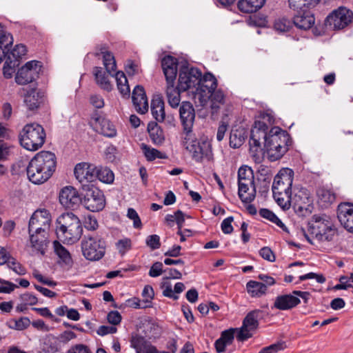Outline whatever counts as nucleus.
I'll list each match as a JSON object with an SVG mask.
<instances>
[{
	"mask_svg": "<svg viewBox=\"0 0 353 353\" xmlns=\"http://www.w3.org/2000/svg\"><path fill=\"white\" fill-rule=\"evenodd\" d=\"M57 237L63 241L73 244L83 234V228L79 217L72 212L63 213L56 221Z\"/></svg>",
	"mask_w": 353,
	"mask_h": 353,
	"instance_id": "f257e3e1",
	"label": "nucleus"
},
{
	"mask_svg": "<svg viewBox=\"0 0 353 353\" xmlns=\"http://www.w3.org/2000/svg\"><path fill=\"white\" fill-rule=\"evenodd\" d=\"M264 148L268 158L271 161L280 159L288 150L292 143L291 138L287 131L278 126L272 127L269 130V137L265 140Z\"/></svg>",
	"mask_w": 353,
	"mask_h": 353,
	"instance_id": "f03ea898",
	"label": "nucleus"
},
{
	"mask_svg": "<svg viewBox=\"0 0 353 353\" xmlns=\"http://www.w3.org/2000/svg\"><path fill=\"white\" fill-rule=\"evenodd\" d=\"M46 132L42 125L37 123L26 124L19 134L21 145L30 151L41 148L46 141Z\"/></svg>",
	"mask_w": 353,
	"mask_h": 353,
	"instance_id": "7ed1b4c3",
	"label": "nucleus"
},
{
	"mask_svg": "<svg viewBox=\"0 0 353 353\" xmlns=\"http://www.w3.org/2000/svg\"><path fill=\"white\" fill-rule=\"evenodd\" d=\"M307 232L319 241H331L336 234V230L327 215H314L308 223Z\"/></svg>",
	"mask_w": 353,
	"mask_h": 353,
	"instance_id": "20e7f679",
	"label": "nucleus"
},
{
	"mask_svg": "<svg viewBox=\"0 0 353 353\" xmlns=\"http://www.w3.org/2000/svg\"><path fill=\"white\" fill-rule=\"evenodd\" d=\"M272 117L269 114H263L261 119L255 121L251 130L249 144L250 150L254 152H258L262 150V145L264 146L269 137V125L266 123L268 121L269 125L272 124Z\"/></svg>",
	"mask_w": 353,
	"mask_h": 353,
	"instance_id": "39448f33",
	"label": "nucleus"
},
{
	"mask_svg": "<svg viewBox=\"0 0 353 353\" xmlns=\"http://www.w3.org/2000/svg\"><path fill=\"white\" fill-rule=\"evenodd\" d=\"M105 242L99 235L85 236L81 241V250L84 257L89 261H99L105 253Z\"/></svg>",
	"mask_w": 353,
	"mask_h": 353,
	"instance_id": "423d86ee",
	"label": "nucleus"
},
{
	"mask_svg": "<svg viewBox=\"0 0 353 353\" xmlns=\"http://www.w3.org/2000/svg\"><path fill=\"white\" fill-rule=\"evenodd\" d=\"M263 311L254 310L249 312L243 320L241 327L237 328L236 338L239 341H245L251 338L257 330L259 325V321L262 319Z\"/></svg>",
	"mask_w": 353,
	"mask_h": 353,
	"instance_id": "0eeeda50",
	"label": "nucleus"
},
{
	"mask_svg": "<svg viewBox=\"0 0 353 353\" xmlns=\"http://www.w3.org/2000/svg\"><path fill=\"white\" fill-rule=\"evenodd\" d=\"M290 207H292L296 214L300 216L311 214L313 206L309 191L304 188H294Z\"/></svg>",
	"mask_w": 353,
	"mask_h": 353,
	"instance_id": "6e6552de",
	"label": "nucleus"
},
{
	"mask_svg": "<svg viewBox=\"0 0 353 353\" xmlns=\"http://www.w3.org/2000/svg\"><path fill=\"white\" fill-rule=\"evenodd\" d=\"M201 71L194 67H189L186 63L180 66L179 70L178 88L187 91L196 88L201 82Z\"/></svg>",
	"mask_w": 353,
	"mask_h": 353,
	"instance_id": "1a4fd4ad",
	"label": "nucleus"
},
{
	"mask_svg": "<svg viewBox=\"0 0 353 353\" xmlns=\"http://www.w3.org/2000/svg\"><path fill=\"white\" fill-rule=\"evenodd\" d=\"M183 145L185 149L192 153V159L196 162L211 161L213 159L211 145L208 142L192 140V135L190 139H184Z\"/></svg>",
	"mask_w": 353,
	"mask_h": 353,
	"instance_id": "9d476101",
	"label": "nucleus"
},
{
	"mask_svg": "<svg viewBox=\"0 0 353 353\" xmlns=\"http://www.w3.org/2000/svg\"><path fill=\"white\" fill-rule=\"evenodd\" d=\"M82 193L83 198L81 203L92 212H99L102 210L105 206V198L103 192L94 187L83 186Z\"/></svg>",
	"mask_w": 353,
	"mask_h": 353,
	"instance_id": "9b49d317",
	"label": "nucleus"
},
{
	"mask_svg": "<svg viewBox=\"0 0 353 353\" xmlns=\"http://www.w3.org/2000/svg\"><path fill=\"white\" fill-rule=\"evenodd\" d=\"M41 69V62L30 61L19 68L15 77V81L19 85H27L39 78Z\"/></svg>",
	"mask_w": 353,
	"mask_h": 353,
	"instance_id": "f8f14e48",
	"label": "nucleus"
},
{
	"mask_svg": "<svg viewBox=\"0 0 353 353\" xmlns=\"http://www.w3.org/2000/svg\"><path fill=\"white\" fill-rule=\"evenodd\" d=\"M353 12L344 7H340L329 14L325 19V24L334 30H341L352 22Z\"/></svg>",
	"mask_w": 353,
	"mask_h": 353,
	"instance_id": "ddd939ff",
	"label": "nucleus"
},
{
	"mask_svg": "<svg viewBox=\"0 0 353 353\" xmlns=\"http://www.w3.org/2000/svg\"><path fill=\"white\" fill-rule=\"evenodd\" d=\"M179 117L185 134L184 139H191L192 127L195 119V111L192 104L189 101H183L179 108Z\"/></svg>",
	"mask_w": 353,
	"mask_h": 353,
	"instance_id": "4468645a",
	"label": "nucleus"
},
{
	"mask_svg": "<svg viewBox=\"0 0 353 353\" xmlns=\"http://www.w3.org/2000/svg\"><path fill=\"white\" fill-rule=\"evenodd\" d=\"M51 215L48 210L41 209L36 210L32 215L28 225L29 233L33 232L49 231Z\"/></svg>",
	"mask_w": 353,
	"mask_h": 353,
	"instance_id": "2eb2a0df",
	"label": "nucleus"
},
{
	"mask_svg": "<svg viewBox=\"0 0 353 353\" xmlns=\"http://www.w3.org/2000/svg\"><path fill=\"white\" fill-rule=\"evenodd\" d=\"M294 172L290 168H283L276 175L272 186L273 194L292 190Z\"/></svg>",
	"mask_w": 353,
	"mask_h": 353,
	"instance_id": "dca6fc26",
	"label": "nucleus"
},
{
	"mask_svg": "<svg viewBox=\"0 0 353 353\" xmlns=\"http://www.w3.org/2000/svg\"><path fill=\"white\" fill-rule=\"evenodd\" d=\"M96 171L97 166L94 165L81 162L77 163L74 169V174L76 179L81 185V189L83 186H91L89 184L96 180Z\"/></svg>",
	"mask_w": 353,
	"mask_h": 353,
	"instance_id": "f3484780",
	"label": "nucleus"
},
{
	"mask_svg": "<svg viewBox=\"0 0 353 353\" xmlns=\"http://www.w3.org/2000/svg\"><path fill=\"white\" fill-rule=\"evenodd\" d=\"M23 93V103L30 111L38 110L44 102V92L39 90L37 86L22 89Z\"/></svg>",
	"mask_w": 353,
	"mask_h": 353,
	"instance_id": "a211bd4d",
	"label": "nucleus"
},
{
	"mask_svg": "<svg viewBox=\"0 0 353 353\" xmlns=\"http://www.w3.org/2000/svg\"><path fill=\"white\" fill-rule=\"evenodd\" d=\"M39 165L43 171L53 174L57 168V157L55 154L50 151H41L35 154L31 159Z\"/></svg>",
	"mask_w": 353,
	"mask_h": 353,
	"instance_id": "6ab92c4d",
	"label": "nucleus"
},
{
	"mask_svg": "<svg viewBox=\"0 0 353 353\" xmlns=\"http://www.w3.org/2000/svg\"><path fill=\"white\" fill-rule=\"evenodd\" d=\"M91 123L94 129L99 133L107 137H114L117 130L114 125L107 119L95 113L91 118Z\"/></svg>",
	"mask_w": 353,
	"mask_h": 353,
	"instance_id": "aec40b11",
	"label": "nucleus"
},
{
	"mask_svg": "<svg viewBox=\"0 0 353 353\" xmlns=\"http://www.w3.org/2000/svg\"><path fill=\"white\" fill-rule=\"evenodd\" d=\"M337 218L345 229L353 233V204H339L337 208Z\"/></svg>",
	"mask_w": 353,
	"mask_h": 353,
	"instance_id": "412c9836",
	"label": "nucleus"
},
{
	"mask_svg": "<svg viewBox=\"0 0 353 353\" xmlns=\"http://www.w3.org/2000/svg\"><path fill=\"white\" fill-rule=\"evenodd\" d=\"M59 201L66 208H76L81 203L82 198L72 187H65L59 193Z\"/></svg>",
	"mask_w": 353,
	"mask_h": 353,
	"instance_id": "4be33fe9",
	"label": "nucleus"
},
{
	"mask_svg": "<svg viewBox=\"0 0 353 353\" xmlns=\"http://www.w3.org/2000/svg\"><path fill=\"white\" fill-rule=\"evenodd\" d=\"M178 59L168 55L161 60V67L165 77L166 83H175L178 71Z\"/></svg>",
	"mask_w": 353,
	"mask_h": 353,
	"instance_id": "5701e85b",
	"label": "nucleus"
},
{
	"mask_svg": "<svg viewBox=\"0 0 353 353\" xmlns=\"http://www.w3.org/2000/svg\"><path fill=\"white\" fill-rule=\"evenodd\" d=\"M26 171L28 179L34 184L43 183L52 176L50 172L43 171V170L32 160L29 162Z\"/></svg>",
	"mask_w": 353,
	"mask_h": 353,
	"instance_id": "b1692460",
	"label": "nucleus"
},
{
	"mask_svg": "<svg viewBox=\"0 0 353 353\" xmlns=\"http://www.w3.org/2000/svg\"><path fill=\"white\" fill-rule=\"evenodd\" d=\"M295 11L296 14L293 17V23L296 28L307 30L314 26L315 18L310 10L304 9Z\"/></svg>",
	"mask_w": 353,
	"mask_h": 353,
	"instance_id": "393cba45",
	"label": "nucleus"
},
{
	"mask_svg": "<svg viewBox=\"0 0 353 353\" xmlns=\"http://www.w3.org/2000/svg\"><path fill=\"white\" fill-rule=\"evenodd\" d=\"M132 102L137 112L145 114L148 110V99L141 85H136L132 91Z\"/></svg>",
	"mask_w": 353,
	"mask_h": 353,
	"instance_id": "a878e982",
	"label": "nucleus"
},
{
	"mask_svg": "<svg viewBox=\"0 0 353 353\" xmlns=\"http://www.w3.org/2000/svg\"><path fill=\"white\" fill-rule=\"evenodd\" d=\"M216 87L217 81L214 76L210 73H206L203 76L201 75V82L197 85L196 92L202 97H207L210 92L214 91Z\"/></svg>",
	"mask_w": 353,
	"mask_h": 353,
	"instance_id": "bb28decb",
	"label": "nucleus"
},
{
	"mask_svg": "<svg viewBox=\"0 0 353 353\" xmlns=\"http://www.w3.org/2000/svg\"><path fill=\"white\" fill-rule=\"evenodd\" d=\"M301 303L299 297L292 294L279 295L276 297L274 307L280 310H289Z\"/></svg>",
	"mask_w": 353,
	"mask_h": 353,
	"instance_id": "cd10ccee",
	"label": "nucleus"
},
{
	"mask_svg": "<svg viewBox=\"0 0 353 353\" xmlns=\"http://www.w3.org/2000/svg\"><path fill=\"white\" fill-rule=\"evenodd\" d=\"M29 234L32 248L41 254H44L49 243L48 231L33 232Z\"/></svg>",
	"mask_w": 353,
	"mask_h": 353,
	"instance_id": "c85d7f7f",
	"label": "nucleus"
},
{
	"mask_svg": "<svg viewBox=\"0 0 353 353\" xmlns=\"http://www.w3.org/2000/svg\"><path fill=\"white\" fill-rule=\"evenodd\" d=\"M238 194L243 203H250L256 197V185L249 183H241L238 185Z\"/></svg>",
	"mask_w": 353,
	"mask_h": 353,
	"instance_id": "c756f323",
	"label": "nucleus"
},
{
	"mask_svg": "<svg viewBox=\"0 0 353 353\" xmlns=\"http://www.w3.org/2000/svg\"><path fill=\"white\" fill-rule=\"evenodd\" d=\"M266 0H239L237 8L243 13H254L265 5Z\"/></svg>",
	"mask_w": 353,
	"mask_h": 353,
	"instance_id": "7c9ffc66",
	"label": "nucleus"
},
{
	"mask_svg": "<svg viewBox=\"0 0 353 353\" xmlns=\"http://www.w3.org/2000/svg\"><path fill=\"white\" fill-rule=\"evenodd\" d=\"M131 345L136 350L137 353H154L156 352V347L148 343L143 336L133 337Z\"/></svg>",
	"mask_w": 353,
	"mask_h": 353,
	"instance_id": "2f4dec72",
	"label": "nucleus"
},
{
	"mask_svg": "<svg viewBox=\"0 0 353 353\" xmlns=\"http://www.w3.org/2000/svg\"><path fill=\"white\" fill-rule=\"evenodd\" d=\"M166 96L170 105L172 108L179 106L181 101L180 94L185 92L180 90L178 86H175V83H166Z\"/></svg>",
	"mask_w": 353,
	"mask_h": 353,
	"instance_id": "473e14b6",
	"label": "nucleus"
},
{
	"mask_svg": "<svg viewBox=\"0 0 353 353\" xmlns=\"http://www.w3.org/2000/svg\"><path fill=\"white\" fill-rule=\"evenodd\" d=\"M147 129L150 138L154 144L159 145L163 143L165 140L163 131L157 122H150Z\"/></svg>",
	"mask_w": 353,
	"mask_h": 353,
	"instance_id": "72a5a7b5",
	"label": "nucleus"
},
{
	"mask_svg": "<svg viewBox=\"0 0 353 353\" xmlns=\"http://www.w3.org/2000/svg\"><path fill=\"white\" fill-rule=\"evenodd\" d=\"M316 194L318 196L319 203L323 208H327L335 201V193L330 189L324 187L319 188Z\"/></svg>",
	"mask_w": 353,
	"mask_h": 353,
	"instance_id": "f704fd0d",
	"label": "nucleus"
},
{
	"mask_svg": "<svg viewBox=\"0 0 353 353\" xmlns=\"http://www.w3.org/2000/svg\"><path fill=\"white\" fill-rule=\"evenodd\" d=\"M108 72L103 71V69L100 67H95L94 68V75L97 83L100 87L110 92L112 90V85L108 80Z\"/></svg>",
	"mask_w": 353,
	"mask_h": 353,
	"instance_id": "c9c22d12",
	"label": "nucleus"
},
{
	"mask_svg": "<svg viewBox=\"0 0 353 353\" xmlns=\"http://www.w3.org/2000/svg\"><path fill=\"white\" fill-rule=\"evenodd\" d=\"M13 43V38L10 33L8 32L4 27L0 23V50H2L3 58L9 51V47Z\"/></svg>",
	"mask_w": 353,
	"mask_h": 353,
	"instance_id": "e433bc0d",
	"label": "nucleus"
},
{
	"mask_svg": "<svg viewBox=\"0 0 353 353\" xmlns=\"http://www.w3.org/2000/svg\"><path fill=\"white\" fill-rule=\"evenodd\" d=\"M114 77H115L117 88L121 94L124 97H129L130 89L127 77L124 72L122 71H118Z\"/></svg>",
	"mask_w": 353,
	"mask_h": 353,
	"instance_id": "4c0bfd02",
	"label": "nucleus"
},
{
	"mask_svg": "<svg viewBox=\"0 0 353 353\" xmlns=\"http://www.w3.org/2000/svg\"><path fill=\"white\" fill-rule=\"evenodd\" d=\"M246 289L252 297H261L266 293L268 288L263 283L250 281L246 284Z\"/></svg>",
	"mask_w": 353,
	"mask_h": 353,
	"instance_id": "58836bf2",
	"label": "nucleus"
},
{
	"mask_svg": "<svg viewBox=\"0 0 353 353\" xmlns=\"http://www.w3.org/2000/svg\"><path fill=\"white\" fill-rule=\"evenodd\" d=\"M54 252L62 263L68 268H71L73 263L70 252L57 241H54Z\"/></svg>",
	"mask_w": 353,
	"mask_h": 353,
	"instance_id": "ea45409f",
	"label": "nucleus"
},
{
	"mask_svg": "<svg viewBox=\"0 0 353 353\" xmlns=\"http://www.w3.org/2000/svg\"><path fill=\"white\" fill-rule=\"evenodd\" d=\"M254 176L252 170L248 165L240 167L238 171V185L241 183L254 184Z\"/></svg>",
	"mask_w": 353,
	"mask_h": 353,
	"instance_id": "a19ab883",
	"label": "nucleus"
},
{
	"mask_svg": "<svg viewBox=\"0 0 353 353\" xmlns=\"http://www.w3.org/2000/svg\"><path fill=\"white\" fill-rule=\"evenodd\" d=\"M321 0H288L289 7L293 10H309L315 7Z\"/></svg>",
	"mask_w": 353,
	"mask_h": 353,
	"instance_id": "79ce46f5",
	"label": "nucleus"
},
{
	"mask_svg": "<svg viewBox=\"0 0 353 353\" xmlns=\"http://www.w3.org/2000/svg\"><path fill=\"white\" fill-rule=\"evenodd\" d=\"M151 112L157 121L161 122L165 116V105L162 99H153L151 103Z\"/></svg>",
	"mask_w": 353,
	"mask_h": 353,
	"instance_id": "37998d69",
	"label": "nucleus"
},
{
	"mask_svg": "<svg viewBox=\"0 0 353 353\" xmlns=\"http://www.w3.org/2000/svg\"><path fill=\"white\" fill-rule=\"evenodd\" d=\"M293 196V190L282 192L281 194H273L276 203L283 210H288L290 208V203Z\"/></svg>",
	"mask_w": 353,
	"mask_h": 353,
	"instance_id": "c03bdc74",
	"label": "nucleus"
},
{
	"mask_svg": "<svg viewBox=\"0 0 353 353\" xmlns=\"http://www.w3.org/2000/svg\"><path fill=\"white\" fill-rule=\"evenodd\" d=\"M100 53L103 55V62L107 72L110 74L117 69V64L113 54L106 50L105 47H101Z\"/></svg>",
	"mask_w": 353,
	"mask_h": 353,
	"instance_id": "a18cd8bd",
	"label": "nucleus"
},
{
	"mask_svg": "<svg viewBox=\"0 0 353 353\" xmlns=\"http://www.w3.org/2000/svg\"><path fill=\"white\" fill-rule=\"evenodd\" d=\"M27 52L26 46L23 44L17 45L12 51H8L6 54V59L10 61V63H15L19 65V60L26 54Z\"/></svg>",
	"mask_w": 353,
	"mask_h": 353,
	"instance_id": "49530a36",
	"label": "nucleus"
},
{
	"mask_svg": "<svg viewBox=\"0 0 353 353\" xmlns=\"http://www.w3.org/2000/svg\"><path fill=\"white\" fill-rule=\"evenodd\" d=\"M141 148L145 157L148 161H152L156 159H167V155L165 153H163L155 148H151L145 143L141 144Z\"/></svg>",
	"mask_w": 353,
	"mask_h": 353,
	"instance_id": "de8ad7c7",
	"label": "nucleus"
},
{
	"mask_svg": "<svg viewBox=\"0 0 353 353\" xmlns=\"http://www.w3.org/2000/svg\"><path fill=\"white\" fill-rule=\"evenodd\" d=\"M96 175V179L105 183H112L114 179L113 172L107 167H97Z\"/></svg>",
	"mask_w": 353,
	"mask_h": 353,
	"instance_id": "09e8293b",
	"label": "nucleus"
},
{
	"mask_svg": "<svg viewBox=\"0 0 353 353\" xmlns=\"http://www.w3.org/2000/svg\"><path fill=\"white\" fill-rule=\"evenodd\" d=\"M244 132L242 130H232L230 135V145L233 148H239L244 142Z\"/></svg>",
	"mask_w": 353,
	"mask_h": 353,
	"instance_id": "8fccbe9b",
	"label": "nucleus"
},
{
	"mask_svg": "<svg viewBox=\"0 0 353 353\" xmlns=\"http://www.w3.org/2000/svg\"><path fill=\"white\" fill-rule=\"evenodd\" d=\"M291 20L285 17H280L275 19L274 22V28L279 32H285L289 31L292 27Z\"/></svg>",
	"mask_w": 353,
	"mask_h": 353,
	"instance_id": "3c124183",
	"label": "nucleus"
},
{
	"mask_svg": "<svg viewBox=\"0 0 353 353\" xmlns=\"http://www.w3.org/2000/svg\"><path fill=\"white\" fill-rule=\"evenodd\" d=\"M207 97L211 99L212 109L216 111L219 108V105L223 103L225 95L222 90L215 89L214 91L210 92Z\"/></svg>",
	"mask_w": 353,
	"mask_h": 353,
	"instance_id": "603ef678",
	"label": "nucleus"
},
{
	"mask_svg": "<svg viewBox=\"0 0 353 353\" xmlns=\"http://www.w3.org/2000/svg\"><path fill=\"white\" fill-rule=\"evenodd\" d=\"M259 214L263 218L269 220L270 221L275 223L279 228L284 229L285 225L283 222L277 217V216L271 210L267 208H261L259 210Z\"/></svg>",
	"mask_w": 353,
	"mask_h": 353,
	"instance_id": "864d4df0",
	"label": "nucleus"
},
{
	"mask_svg": "<svg viewBox=\"0 0 353 353\" xmlns=\"http://www.w3.org/2000/svg\"><path fill=\"white\" fill-rule=\"evenodd\" d=\"M30 324V321L28 317H21L19 319H11L8 322V325L12 329L23 330L27 328Z\"/></svg>",
	"mask_w": 353,
	"mask_h": 353,
	"instance_id": "5fc2aeb1",
	"label": "nucleus"
},
{
	"mask_svg": "<svg viewBox=\"0 0 353 353\" xmlns=\"http://www.w3.org/2000/svg\"><path fill=\"white\" fill-rule=\"evenodd\" d=\"M272 172L270 167L265 165H260L257 170V180H272Z\"/></svg>",
	"mask_w": 353,
	"mask_h": 353,
	"instance_id": "6e6d98bb",
	"label": "nucleus"
},
{
	"mask_svg": "<svg viewBox=\"0 0 353 353\" xmlns=\"http://www.w3.org/2000/svg\"><path fill=\"white\" fill-rule=\"evenodd\" d=\"M7 266L18 275H25L27 272L26 268L18 262L15 258L12 259Z\"/></svg>",
	"mask_w": 353,
	"mask_h": 353,
	"instance_id": "4d7b16f0",
	"label": "nucleus"
},
{
	"mask_svg": "<svg viewBox=\"0 0 353 353\" xmlns=\"http://www.w3.org/2000/svg\"><path fill=\"white\" fill-rule=\"evenodd\" d=\"M286 345L284 342H278L265 347L259 352V353H277L285 348Z\"/></svg>",
	"mask_w": 353,
	"mask_h": 353,
	"instance_id": "13d9d810",
	"label": "nucleus"
},
{
	"mask_svg": "<svg viewBox=\"0 0 353 353\" xmlns=\"http://www.w3.org/2000/svg\"><path fill=\"white\" fill-rule=\"evenodd\" d=\"M237 332V328H230L229 330H225L222 332L221 335V339L228 345H230L232 343L234 338V333Z\"/></svg>",
	"mask_w": 353,
	"mask_h": 353,
	"instance_id": "bf43d9fd",
	"label": "nucleus"
},
{
	"mask_svg": "<svg viewBox=\"0 0 353 353\" xmlns=\"http://www.w3.org/2000/svg\"><path fill=\"white\" fill-rule=\"evenodd\" d=\"M127 216L133 221V226L135 228H141L142 226L141 221L137 211L133 208H128Z\"/></svg>",
	"mask_w": 353,
	"mask_h": 353,
	"instance_id": "052dcab7",
	"label": "nucleus"
},
{
	"mask_svg": "<svg viewBox=\"0 0 353 353\" xmlns=\"http://www.w3.org/2000/svg\"><path fill=\"white\" fill-rule=\"evenodd\" d=\"M146 245L151 250H157L161 247L160 237L157 234L149 235L146 239Z\"/></svg>",
	"mask_w": 353,
	"mask_h": 353,
	"instance_id": "680f3d73",
	"label": "nucleus"
},
{
	"mask_svg": "<svg viewBox=\"0 0 353 353\" xmlns=\"http://www.w3.org/2000/svg\"><path fill=\"white\" fill-rule=\"evenodd\" d=\"M163 265L161 262H154L151 266L149 271V276L151 277H157L160 276L163 272H165L163 270Z\"/></svg>",
	"mask_w": 353,
	"mask_h": 353,
	"instance_id": "e2e57ef3",
	"label": "nucleus"
},
{
	"mask_svg": "<svg viewBox=\"0 0 353 353\" xmlns=\"http://www.w3.org/2000/svg\"><path fill=\"white\" fill-rule=\"evenodd\" d=\"M260 256L265 260L274 262L276 259L275 255L269 247H263L259 250Z\"/></svg>",
	"mask_w": 353,
	"mask_h": 353,
	"instance_id": "0e129e2a",
	"label": "nucleus"
},
{
	"mask_svg": "<svg viewBox=\"0 0 353 353\" xmlns=\"http://www.w3.org/2000/svg\"><path fill=\"white\" fill-rule=\"evenodd\" d=\"M19 299L21 302H24L28 305H34L38 302V299L37 296L29 292L21 294Z\"/></svg>",
	"mask_w": 353,
	"mask_h": 353,
	"instance_id": "69168bd1",
	"label": "nucleus"
},
{
	"mask_svg": "<svg viewBox=\"0 0 353 353\" xmlns=\"http://www.w3.org/2000/svg\"><path fill=\"white\" fill-rule=\"evenodd\" d=\"M234 221L233 216H229L225 219L221 225V230L224 234H229L233 232V227L232 223Z\"/></svg>",
	"mask_w": 353,
	"mask_h": 353,
	"instance_id": "338daca9",
	"label": "nucleus"
},
{
	"mask_svg": "<svg viewBox=\"0 0 353 353\" xmlns=\"http://www.w3.org/2000/svg\"><path fill=\"white\" fill-rule=\"evenodd\" d=\"M107 320L110 324L117 325L121 321V315L118 311H111L108 314Z\"/></svg>",
	"mask_w": 353,
	"mask_h": 353,
	"instance_id": "774afa93",
	"label": "nucleus"
}]
</instances>
